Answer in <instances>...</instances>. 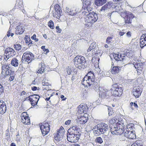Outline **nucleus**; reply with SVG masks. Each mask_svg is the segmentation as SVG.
<instances>
[{"label": "nucleus", "instance_id": "obj_18", "mask_svg": "<svg viewBox=\"0 0 146 146\" xmlns=\"http://www.w3.org/2000/svg\"><path fill=\"white\" fill-rule=\"evenodd\" d=\"M78 112L80 113H85L88 110V108L86 105L85 104H81L78 106Z\"/></svg>", "mask_w": 146, "mask_h": 146}, {"label": "nucleus", "instance_id": "obj_40", "mask_svg": "<svg viewBox=\"0 0 146 146\" xmlns=\"http://www.w3.org/2000/svg\"><path fill=\"white\" fill-rule=\"evenodd\" d=\"M106 6H107V8L108 9H110L111 8H113L114 7H113V3L111 2H109L106 4Z\"/></svg>", "mask_w": 146, "mask_h": 146}, {"label": "nucleus", "instance_id": "obj_61", "mask_svg": "<svg viewBox=\"0 0 146 146\" xmlns=\"http://www.w3.org/2000/svg\"><path fill=\"white\" fill-rule=\"evenodd\" d=\"M31 89L33 91H36L37 89V87L35 86L32 87L31 88Z\"/></svg>", "mask_w": 146, "mask_h": 146}, {"label": "nucleus", "instance_id": "obj_55", "mask_svg": "<svg viewBox=\"0 0 146 146\" xmlns=\"http://www.w3.org/2000/svg\"><path fill=\"white\" fill-rule=\"evenodd\" d=\"M133 105L135 108H138V106L137 104L135 103H133V102H131L130 103V106L131 107H132Z\"/></svg>", "mask_w": 146, "mask_h": 146}, {"label": "nucleus", "instance_id": "obj_35", "mask_svg": "<svg viewBox=\"0 0 146 146\" xmlns=\"http://www.w3.org/2000/svg\"><path fill=\"white\" fill-rule=\"evenodd\" d=\"M55 11H62L61 8L58 4H56L54 6V10Z\"/></svg>", "mask_w": 146, "mask_h": 146}, {"label": "nucleus", "instance_id": "obj_23", "mask_svg": "<svg viewBox=\"0 0 146 146\" xmlns=\"http://www.w3.org/2000/svg\"><path fill=\"white\" fill-rule=\"evenodd\" d=\"M7 108L6 105L4 102L0 100V113L3 114L6 111Z\"/></svg>", "mask_w": 146, "mask_h": 146}, {"label": "nucleus", "instance_id": "obj_28", "mask_svg": "<svg viewBox=\"0 0 146 146\" xmlns=\"http://www.w3.org/2000/svg\"><path fill=\"white\" fill-rule=\"evenodd\" d=\"M24 29L23 28L22 26H18L16 28L15 33L17 35L21 34L24 32Z\"/></svg>", "mask_w": 146, "mask_h": 146}, {"label": "nucleus", "instance_id": "obj_17", "mask_svg": "<svg viewBox=\"0 0 146 146\" xmlns=\"http://www.w3.org/2000/svg\"><path fill=\"white\" fill-rule=\"evenodd\" d=\"M124 136L128 139H134L136 138L135 131H125L124 133Z\"/></svg>", "mask_w": 146, "mask_h": 146}, {"label": "nucleus", "instance_id": "obj_36", "mask_svg": "<svg viewBox=\"0 0 146 146\" xmlns=\"http://www.w3.org/2000/svg\"><path fill=\"white\" fill-rule=\"evenodd\" d=\"M135 52L132 51H129L126 53V55L129 58L135 56Z\"/></svg>", "mask_w": 146, "mask_h": 146}, {"label": "nucleus", "instance_id": "obj_30", "mask_svg": "<svg viewBox=\"0 0 146 146\" xmlns=\"http://www.w3.org/2000/svg\"><path fill=\"white\" fill-rule=\"evenodd\" d=\"M62 11H53L52 14L53 17L56 19H59L61 16V13Z\"/></svg>", "mask_w": 146, "mask_h": 146}, {"label": "nucleus", "instance_id": "obj_6", "mask_svg": "<svg viewBox=\"0 0 146 146\" xmlns=\"http://www.w3.org/2000/svg\"><path fill=\"white\" fill-rule=\"evenodd\" d=\"M34 56L33 54L30 51H27L23 54L22 61L28 64L31 62L34 59Z\"/></svg>", "mask_w": 146, "mask_h": 146}, {"label": "nucleus", "instance_id": "obj_9", "mask_svg": "<svg viewBox=\"0 0 146 146\" xmlns=\"http://www.w3.org/2000/svg\"><path fill=\"white\" fill-rule=\"evenodd\" d=\"M83 4H84L86 6L83 5L82 7V10L83 11L82 13H88L90 11H91L92 9V8L90 7L91 2L88 0H81Z\"/></svg>", "mask_w": 146, "mask_h": 146}, {"label": "nucleus", "instance_id": "obj_2", "mask_svg": "<svg viewBox=\"0 0 146 146\" xmlns=\"http://www.w3.org/2000/svg\"><path fill=\"white\" fill-rule=\"evenodd\" d=\"M94 129V134L96 136H98L106 133L108 130V127L107 124L102 123L95 126Z\"/></svg>", "mask_w": 146, "mask_h": 146}, {"label": "nucleus", "instance_id": "obj_41", "mask_svg": "<svg viewBox=\"0 0 146 146\" xmlns=\"http://www.w3.org/2000/svg\"><path fill=\"white\" fill-rule=\"evenodd\" d=\"M85 76L87 77H88L89 78H95V76L94 73L91 71L89 72Z\"/></svg>", "mask_w": 146, "mask_h": 146}, {"label": "nucleus", "instance_id": "obj_14", "mask_svg": "<svg viewBox=\"0 0 146 146\" xmlns=\"http://www.w3.org/2000/svg\"><path fill=\"white\" fill-rule=\"evenodd\" d=\"M5 53L6 54V58L8 59L14 56L16 54V52L14 49L10 47L6 48Z\"/></svg>", "mask_w": 146, "mask_h": 146}, {"label": "nucleus", "instance_id": "obj_38", "mask_svg": "<svg viewBox=\"0 0 146 146\" xmlns=\"http://www.w3.org/2000/svg\"><path fill=\"white\" fill-rule=\"evenodd\" d=\"M100 59L99 58L95 57H93L92 59V62L94 64V66L96 65L95 64L97 63V64L98 65L99 63V61Z\"/></svg>", "mask_w": 146, "mask_h": 146}, {"label": "nucleus", "instance_id": "obj_52", "mask_svg": "<svg viewBox=\"0 0 146 146\" xmlns=\"http://www.w3.org/2000/svg\"><path fill=\"white\" fill-rule=\"evenodd\" d=\"M125 30V29H123L122 31L119 32V35L120 36H123L126 32Z\"/></svg>", "mask_w": 146, "mask_h": 146}, {"label": "nucleus", "instance_id": "obj_22", "mask_svg": "<svg viewBox=\"0 0 146 146\" xmlns=\"http://www.w3.org/2000/svg\"><path fill=\"white\" fill-rule=\"evenodd\" d=\"M88 120V117L84 115L78 117L77 122L79 123L83 124L85 123Z\"/></svg>", "mask_w": 146, "mask_h": 146}, {"label": "nucleus", "instance_id": "obj_44", "mask_svg": "<svg viewBox=\"0 0 146 146\" xmlns=\"http://www.w3.org/2000/svg\"><path fill=\"white\" fill-rule=\"evenodd\" d=\"M14 47L15 49L17 50H20L21 48V45L19 44H15L14 45Z\"/></svg>", "mask_w": 146, "mask_h": 146}, {"label": "nucleus", "instance_id": "obj_54", "mask_svg": "<svg viewBox=\"0 0 146 146\" xmlns=\"http://www.w3.org/2000/svg\"><path fill=\"white\" fill-rule=\"evenodd\" d=\"M107 9H108L107 8V6H106V4H105L102 7L101 9L100 10V11H105Z\"/></svg>", "mask_w": 146, "mask_h": 146}, {"label": "nucleus", "instance_id": "obj_26", "mask_svg": "<svg viewBox=\"0 0 146 146\" xmlns=\"http://www.w3.org/2000/svg\"><path fill=\"white\" fill-rule=\"evenodd\" d=\"M120 69V67L112 66L111 67V72L113 74H117L119 73Z\"/></svg>", "mask_w": 146, "mask_h": 146}, {"label": "nucleus", "instance_id": "obj_43", "mask_svg": "<svg viewBox=\"0 0 146 146\" xmlns=\"http://www.w3.org/2000/svg\"><path fill=\"white\" fill-rule=\"evenodd\" d=\"M134 66L135 68L137 69V70H141V69L142 68V67H141V66H140L139 63L135 64L134 65Z\"/></svg>", "mask_w": 146, "mask_h": 146}, {"label": "nucleus", "instance_id": "obj_58", "mask_svg": "<svg viewBox=\"0 0 146 146\" xmlns=\"http://www.w3.org/2000/svg\"><path fill=\"white\" fill-rule=\"evenodd\" d=\"M55 93H53L52 94H50V96L49 97H46V98H45V100L46 101H48L49 100H50V98L52 96L54 95V94Z\"/></svg>", "mask_w": 146, "mask_h": 146}, {"label": "nucleus", "instance_id": "obj_39", "mask_svg": "<svg viewBox=\"0 0 146 146\" xmlns=\"http://www.w3.org/2000/svg\"><path fill=\"white\" fill-rule=\"evenodd\" d=\"M48 26L51 29H53L54 28V23L51 20H50L48 23Z\"/></svg>", "mask_w": 146, "mask_h": 146}, {"label": "nucleus", "instance_id": "obj_64", "mask_svg": "<svg viewBox=\"0 0 146 146\" xmlns=\"http://www.w3.org/2000/svg\"><path fill=\"white\" fill-rule=\"evenodd\" d=\"M91 50H93L92 49L91 47H90V46L89 47V48H88V49L87 50V51L88 52H89Z\"/></svg>", "mask_w": 146, "mask_h": 146}, {"label": "nucleus", "instance_id": "obj_47", "mask_svg": "<svg viewBox=\"0 0 146 146\" xmlns=\"http://www.w3.org/2000/svg\"><path fill=\"white\" fill-rule=\"evenodd\" d=\"M77 12L75 10L70 11L69 12V14L72 16H74L77 14Z\"/></svg>", "mask_w": 146, "mask_h": 146}, {"label": "nucleus", "instance_id": "obj_33", "mask_svg": "<svg viewBox=\"0 0 146 146\" xmlns=\"http://www.w3.org/2000/svg\"><path fill=\"white\" fill-rule=\"evenodd\" d=\"M134 125L133 123H129L127 125L126 131H134L133 129L134 128Z\"/></svg>", "mask_w": 146, "mask_h": 146}, {"label": "nucleus", "instance_id": "obj_19", "mask_svg": "<svg viewBox=\"0 0 146 146\" xmlns=\"http://www.w3.org/2000/svg\"><path fill=\"white\" fill-rule=\"evenodd\" d=\"M79 128L77 125H75L70 127L68 129L70 134H75L76 135H81V133L79 131Z\"/></svg>", "mask_w": 146, "mask_h": 146}, {"label": "nucleus", "instance_id": "obj_10", "mask_svg": "<svg viewBox=\"0 0 146 146\" xmlns=\"http://www.w3.org/2000/svg\"><path fill=\"white\" fill-rule=\"evenodd\" d=\"M95 78H89L86 76H84L82 80L81 83L82 85L87 87L91 86L92 83L95 81Z\"/></svg>", "mask_w": 146, "mask_h": 146}, {"label": "nucleus", "instance_id": "obj_37", "mask_svg": "<svg viewBox=\"0 0 146 146\" xmlns=\"http://www.w3.org/2000/svg\"><path fill=\"white\" fill-rule=\"evenodd\" d=\"M17 6L18 8H21L23 7L22 0H19L17 2Z\"/></svg>", "mask_w": 146, "mask_h": 146}, {"label": "nucleus", "instance_id": "obj_49", "mask_svg": "<svg viewBox=\"0 0 146 146\" xmlns=\"http://www.w3.org/2000/svg\"><path fill=\"white\" fill-rule=\"evenodd\" d=\"M115 118H112L109 121V123L110 125H113L115 123Z\"/></svg>", "mask_w": 146, "mask_h": 146}, {"label": "nucleus", "instance_id": "obj_12", "mask_svg": "<svg viewBox=\"0 0 146 146\" xmlns=\"http://www.w3.org/2000/svg\"><path fill=\"white\" fill-rule=\"evenodd\" d=\"M75 134H70L69 133L67 135V139L68 141L71 143H75L78 141L81 135Z\"/></svg>", "mask_w": 146, "mask_h": 146}, {"label": "nucleus", "instance_id": "obj_13", "mask_svg": "<svg viewBox=\"0 0 146 146\" xmlns=\"http://www.w3.org/2000/svg\"><path fill=\"white\" fill-rule=\"evenodd\" d=\"M29 98V102L31 105L34 106L37 105L40 97L38 95L34 94L30 95Z\"/></svg>", "mask_w": 146, "mask_h": 146}, {"label": "nucleus", "instance_id": "obj_20", "mask_svg": "<svg viewBox=\"0 0 146 146\" xmlns=\"http://www.w3.org/2000/svg\"><path fill=\"white\" fill-rule=\"evenodd\" d=\"M120 128V127L118 126L116 128H115V130L113 131L111 130V132L112 134L116 135H120L122 134L124 132V128L122 127Z\"/></svg>", "mask_w": 146, "mask_h": 146}, {"label": "nucleus", "instance_id": "obj_50", "mask_svg": "<svg viewBox=\"0 0 146 146\" xmlns=\"http://www.w3.org/2000/svg\"><path fill=\"white\" fill-rule=\"evenodd\" d=\"M96 44L95 42H93L92 43L90 46V47L93 50H94L96 47Z\"/></svg>", "mask_w": 146, "mask_h": 146}, {"label": "nucleus", "instance_id": "obj_1", "mask_svg": "<svg viewBox=\"0 0 146 146\" xmlns=\"http://www.w3.org/2000/svg\"><path fill=\"white\" fill-rule=\"evenodd\" d=\"M73 62L75 67L80 69H84L87 67L85 58L82 55L76 56L74 59Z\"/></svg>", "mask_w": 146, "mask_h": 146}, {"label": "nucleus", "instance_id": "obj_56", "mask_svg": "<svg viewBox=\"0 0 146 146\" xmlns=\"http://www.w3.org/2000/svg\"><path fill=\"white\" fill-rule=\"evenodd\" d=\"M4 92V88L0 83V94Z\"/></svg>", "mask_w": 146, "mask_h": 146}, {"label": "nucleus", "instance_id": "obj_62", "mask_svg": "<svg viewBox=\"0 0 146 146\" xmlns=\"http://www.w3.org/2000/svg\"><path fill=\"white\" fill-rule=\"evenodd\" d=\"M60 98L62 99V100H65L66 99V98H64V96L62 95H61Z\"/></svg>", "mask_w": 146, "mask_h": 146}, {"label": "nucleus", "instance_id": "obj_7", "mask_svg": "<svg viewBox=\"0 0 146 146\" xmlns=\"http://www.w3.org/2000/svg\"><path fill=\"white\" fill-rule=\"evenodd\" d=\"M39 126L42 135L44 136L47 135L50 131V125L48 122H44L39 124Z\"/></svg>", "mask_w": 146, "mask_h": 146}, {"label": "nucleus", "instance_id": "obj_48", "mask_svg": "<svg viewBox=\"0 0 146 146\" xmlns=\"http://www.w3.org/2000/svg\"><path fill=\"white\" fill-rule=\"evenodd\" d=\"M66 72L68 75L71 74L72 72V70L71 67L68 66L66 69Z\"/></svg>", "mask_w": 146, "mask_h": 146}, {"label": "nucleus", "instance_id": "obj_21", "mask_svg": "<svg viewBox=\"0 0 146 146\" xmlns=\"http://www.w3.org/2000/svg\"><path fill=\"white\" fill-rule=\"evenodd\" d=\"M113 56L114 58L117 61L123 60L125 57L124 54H121L119 53H114L113 54Z\"/></svg>", "mask_w": 146, "mask_h": 146}, {"label": "nucleus", "instance_id": "obj_63", "mask_svg": "<svg viewBox=\"0 0 146 146\" xmlns=\"http://www.w3.org/2000/svg\"><path fill=\"white\" fill-rule=\"evenodd\" d=\"M29 97H30V96L27 97H26V98H24V101H29Z\"/></svg>", "mask_w": 146, "mask_h": 146}, {"label": "nucleus", "instance_id": "obj_16", "mask_svg": "<svg viewBox=\"0 0 146 146\" xmlns=\"http://www.w3.org/2000/svg\"><path fill=\"white\" fill-rule=\"evenodd\" d=\"M125 16L124 18L125 24H130L131 23L132 19L134 17V16L131 13H124Z\"/></svg>", "mask_w": 146, "mask_h": 146}, {"label": "nucleus", "instance_id": "obj_27", "mask_svg": "<svg viewBox=\"0 0 146 146\" xmlns=\"http://www.w3.org/2000/svg\"><path fill=\"white\" fill-rule=\"evenodd\" d=\"M95 5L98 6H100L106 3L107 0H94Z\"/></svg>", "mask_w": 146, "mask_h": 146}, {"label": "nucleus", "instance_id": "obj_24", "mask_svg": "<svg viewBox=\"0 0 146 146\" xmlns=\"http://www.w3.org/2000/svg\"><path fill=\"white\" fill-rule=\"evenodd\" d=\"M46 66L44 63L43 62L40 63L39 64V68L37 73H38L42 74L43 73L45 70Z\"/></svg>", "mask_w": 146, "mask_h": 146}, {"label": "nucleus", "instance_id": "obj_11", "mask_svg": "<svg viewBox=\"0 0 146 146\" xmlns=\"http://www.w3.org/2000/svg\"><path fill=\"white\" fill-rule=\"evenodd\" d=\"M21 121L24 124L29 125L30 124V119L29 115L26 112L22 113L21 115Z\"/></svg>", "mask_w": 146, "mask_h": 146}, {"label": "nucleus", "instance_id": "obj_51", "mask_svg": "<svg viewBox=\"0 0 146 146\" xmlns=\"http://www.w3.org/2000/svg\"><path fill=\"white\" fill-rule=\"evenodd\" d=\"M31 38L35 41V42L38 41V39L36 38V36L35 34H34L33 36L31 37Z\"/></svg>", "mask_w": 146, "mask_h": 146}, {"label": "nucleus", "instance_id": "obj_46", "mask_svg": "<svg viewBox=\"0 0 146 146\" xmlns=\"http://www.w3.org/2000/svg\"><path fill=\"white\" fill-rule=\"evenodd\" d=\"M26 42L29 47L31 46V44H33L32 41L29 38L26 40Z\"/></svg>", "mask_w": 146, "mask_h": 146}, {"label": "nucleus", "instance_id": "obj_60", "mask_svg": "<svg viewBox=\"0 0 146 146\" xmlns=\"http://www.w3.org/2000/svg\"><path fill=\"white\" fill-rule=\"evenodd\" d=\"M71 120H68L65 122V124L66 125H69L71 122Z\"/></svg>", "mask_w": 146, "mask_h": 146}, {"label": "nucleus", "instance_id": "obj_42", "mask_svg": "<svg viewBox=\"0 0 146 146\" xmlns=\"http://www.w3.org/2000/svg\"><path fill=\"white\" fill-rule=\"evenodd\" d=\"M113 38V37L112 36L108 37L106 39V43L108 44H111V43L112 42V39Z\"/></svg>", "mask_w": 146, "mask_h": 146}, {"label": "nucleus", "instance_id": "obj_4", "mask_svg": "<svg viewBox=\"0 0 146 146\" xmlns=\"http://www.w3.org/2000/svg\"><path fill=\"white\" fill-rule=\"evenodd\" d=\"M110 90L111 96L115 97H120L123 92L122 88L117 83L113 84Z\"/></svg>", "mask_w": 146, "mask_h": 146}, {"label": "nucleus", "instance_id": "obj_25", "mask_svg": "<svg viewBox=\"0 0 146 146\" xmlns=\"http://www.w3.org/2000/svg\"><path fill=\"white\" fill-rule=\"evenodd\" d=\"M102 89L101 90H100V89H99V96L100 97H101L102 98H105L108 95H107V91H106V90L103 89Z\"/></svg>", "mask_w": 146, "mask_h": 146}, {"label": "nucleus", "instance_id": "obj_3", "mask_svg": "<svg viewBox=\"0 0 146 146\" xmlns=\"http://www.w3.org/2000/svg\"><path fill=\"white\" fill-rule=\"evenodd\" d=\"M97 15L94 12L90 13L85 18L86 26L91 27L98 20Z\"/></svg>", "mask_w": 146, "mask_h": 146}, {"label": "nucleus", "instance_id": "obj_57", "mask_svg": "<svg viewBox=\"0 0 146 146\" xmlns=\"http://www.w3.org/2000/svg\"><path fill=\"white\" fill-rule=\"evenodd\" d=\"M14 75V74H13V75H10L11 76L9 78V80L10 81H12L14 80L15 77Z\"/></svg>", "mask_w": 146, "mask_h": 146}, {"label": "nucleus", "instance_id": "obj_45", "mask_svg": "<svg viewBox=\"0 0 146 146\" xmlns=\"http://www.w3.org/2000/svg\"><path fill=\"white\" fill-rule=\"evenodd\" d=\"M96 142L99 143L101 144L103 142L102 139L101 137H97L96 139Z\"/></svg>", "mask_w": 146, "mask_h": 146}, {"label": "nucleus", "instance_id": "obj_34", "mask_svg": "<svg viewBox=\"0 0 146 146\" xmlns=\"http://www.w3.org/2000/svg\"><path fill=\"white\" fill-rule=\"evenodd\" d=\"M142 141L141 140H137L132 144L131 146H143Z\"/></svg>", "mask_w": 146, "mask_h": 146}, {"label": "nucleus", "instance_id": "obj_31", "mask_svg": "<svg viewBox=\"0 0 146 146\" xmlns=\"http://www.w3.org/2000/svg\"><path fill=\"white\" fill-rule=\"evenodd\" d=\"M11 64L13 66L17 67L19 65V60L16 58H14L11 60Z\"/></svg>", "mask_w": 146, "mask_h": 146}, {"label": "nucleus", "instance_id": "obj_59", "mask_svg": "<svg viewBox=\"0 0 146 146\" xmlns=\"http://www.w3.org/2000/svg\"><path fill=\"white\" fill-rule=\"evenodd\" d=\"M131 33L130 31H128L126 33V35L127 37H130L131 36Z\"/></svg>", "mask_w": 146, "mask_h": 146}, {"label": "nucleus", "instance_id": "obj_15", "mask_svg": "<svg viewBox=\"0 0 146 146\" xmlns=\"http://www.w3.org/2000/svg\"><path fill=\"white\" fill-rule=\"evenodd\" d=\"M142 89L139 87H134L132 91V93L135 98H138L141 95Z\"/></svg>", "mask_w": 146, "mask_h": 146}, {"label": "nucleus", "instance_id": "obj_53", "mask_svg": "<svg viewBox=\"0 0 146 146\" xmlns=\"http://www.w3.org/2000/svg\"><path fill=\"white\" fill-rule=\"evenodd\" d=\"M56 32L58 33H61L62 30L60 29L58 26H56Z\"/></svg>", "mask_w": 146, "mask_h": 146}, {"label": "nucleus", "instance_id": "obj_32", "mask_svg": "<svg viewBox=\"0 0 146 146\" xmlns=\"http://www.w3.org/2000/svg\"><path fill=\"white\" fill-rule=\"evenodd\" d=\"M145 40L143 36V35L141 37V38L140 40V46L141 48L146 45V40Z\"/></svg>", "mask_w": 146, "mask_h": 146}, {"label": "nucleus", "instance_id": "obj_29", "mask_svg": "<svg viewBox=\"0 0 146 146\" xmlns=\"http://www.w3.org/2000/svg\"><path fill=\"white\" fill-rule=\"evenodd\" d=\"M91 86H92L94 89L95 90L100 89L99 81L97 80L95 82L94 81Z\"/></svg>", "mask_w": 146, "mask_h": 146}, {"label": "nucleus", "instance_id": "obj_5", "mask_svg": "<svg viewBox=\"0 0 146 146\" xmlns=\"http://www.w3.org/2000/svg\"><path fill=\"white\" fill-rule=\"evenodd\" d=\"M2 70L0 76L1 79L5 78L7 76L12 75L14 74V72L11 69L9 65L3 64L2 66Z\"/></svg>", "mask_w": 146, "mask_h": 146}, {"label": "nucleus", "instance_id": "obj_8", "mask_svg": "<svg viewBox=\"0 0 146 146\" xmlns=\"http://www.w3.org/2000/svg\"><path fill=\"white\" fill-rule=\"evenodd\" d=\"M64 133V129L62 126H61L59 129L57 130V132L54 134V139L57 142L60 141L63 138Z\"/></svg>", "mask_w": 146, "mask_h": 146}]
</instances>
